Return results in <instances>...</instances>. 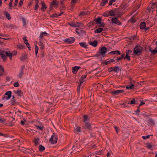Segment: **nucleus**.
<instances>
[{"mask_svg":"<svg viewBox=\"0 0 157 157\" xmlns=\"http://www.w3.org/2000/svg\"><path fill=\"white\" fill-rule=\"evenodd\" d=\"M108 1V0H102V2L100 3V6H105Z\"/></svg>","mask_w":157,"mask_h":157,"instance_id":"a878e982","label":"nucleus"},{"mask_svg":"<svg viewBox=\"0 0 157 157\" xmlns=\"http://www.w3.org/2000/svg\"><path fill=\"white\" fill-rule=\"evenodd\" d=\"M11 105H14L16 103V100L15 99H12L10 101Z\"/></svg>","mask_w":157,"mask_h":157,"instance_id":"72a5a7b5","label":"nucleus"},{"mask_svg":"<svg viewBox=\"0 0 157 157\" xmlns=\"http://www.w3.org/2000/svg\"><path fill=\"white\" fill-rule=\"evenodd\" d=\"M68 24L70 25L71 26V27H77L78 26L77 25H75V23H68Z\"/></svg>","mask_w":157,"mask_h":157,"instance_id":"09e8293b","label":"nucleus"},{"mask_svg":"<svg viewBox=\"0 0 157 157\" xmlns=\"http://www.w3.org/2000/svg\"><path fill=\"white\" fill-rule=\"evenodd\" d=\"M35 54L36 56L37 54V53H38L39 48L36 45L35 46Z\"/></svg>","mask_w":157,"mask_h":157,"instance_id":"4c0bfd02","label":"nucleus"},{"mask_svg":"<svg viewBox=\"0 0 157 157\" xmlns=\"http://www.w3.org/2000/svg\"><path fill=\"white\" fill-rule=\"evenodd\" d=\"M129 81H130V84L131 85H132V84H134L135 83V81L134 80H132L131 77H130L129 78Z\"/></svg>","mask_w":157,"mask_h":157,"instance_id":"a18cd8bd","label":"nucleus"},{"mask_svg":"<svg viewBox=\"0 0 157 157\" xmlns=\"http://www.w3.org/2000/svg\"><path fill=\"white\" fill-rule=\"evenodd\" d=\"M80 46L83 47L86 49L87 48L88 45L86 44L85 42H80L79 43Z\"/></svg>","mask_w":157,"mask_h":157,"instance_id":"2eb2a0df","label":"nucleus"},{"mask_svg":"<svg viewBox=\"0 0 157 157\" xmlns=\"http://www.w3.org/2000/svg\"><path fill=\"white\" fill-rule=\"evenodd\" d=\"M103 16L105 17H108L109 16V12H105L104 13Z\"/></svg>","mask_w":157,"mask_h":157,"instance_id":"de8ad7c7","label":"nucleus"},{"mask_svg":"<svg viewBox=\"0 0 157 157\" xmlns=\"http://www.w3.org/2000/svg\"><path fill=\"white\" fill-rule=\"evenodd\" d=\"M111 21L112 23H114L117 24H118L119 25H121V24L118 18L116 17L112 18Z\"/></svg>","mask_w":157,"mask_h":157,"instance_id":"423d86ee","label":"nucleus"},{"mask_svg":"<svg viewBox=\"0 0 157 157\" xmlns=\"http://www.w3.org/2000/svg\"><path fill=\"white\" fill-rule=\"evenodd\" d=\"M103 30V29L101 28H99L98 29H96L94 32L95 33H100Z\"/></svg>","mask_w":157,"mask_h":157,"instance_id":"c756f323","label":"nucleus"},{"mask_svg":"<svg viewBox=\"0 0 157 157\" xmlns=\"http://www.w3.org/2000/svg\"><path fill=\"white\" fill-rule=\"evenodd\" d=\"M43 35L42 34H41V33H40V40H42V39H43V38H44V36H43Z\"/></svg>","mask_w":157,"mask_h":157,"instance_id":"69168bd1","label":"nucleus"},{"mask_svg":"<svg viewBox=\"0 0 157 157\" xmlns=\"http://www.w3.org/2000/svg\"><path fill=\"white\" fill-rule=\"evenodd\" d=\"M26 45L27 47L29 49V50H31V47L30 46V44H29V43L28 42H27V44H25Z\"/></svg>","mask_w":157,"mask_h":157,"instance_id":"0e129e2a","label":"nucleus"},{"mask_svg":"<svg viewBox=\"0 0 157 157\" xmlns=\"http://www.w3.org/2000/svg\"><path fill=\"white\" fill-rule=\"evenodd\" d=\"M101 20L102 19L100 17H99L97 19H94V21L96 22V24H99L100 23H101Z\"/></svg>","mask_w":157,"mask_h":157,"instance_id":"bb28decb","label":"nucleus"},{"mask_svg":"<svg viewBox=\"0 0 157 157\" xmlns=\"http://www.w3.org/2000/svg\"><path fill=\"white\" fill-rule=\"evenodd\" d=\"M76 32L79 35H81L83 33H85V32L81 28H77L75 30Z\"/></svg>","mask_w":157,"mask_h":157,"instance_id":"0eeeda50","label":"nucleus"},{"mask_svg":"<svg viewBox=\"0 0 157 157\" xmlns=\"http://www.w3.org/2000/svg\"><path fill=\"white\" fill-rule=\"evenodd\" d=\"M85 128L88 130L90 129L91 128V124L89 123H86L85 124Z\"/></svg>","mask_w":157,"mask_h":157,"instance_id":"6ab92c4d","label":"nucleus"},{"mask_svg":"<svg viewBox=\"0 0 157 157\" xmlns=\"http://www.w3.org/2000/svg\"><path fill=\"white\" fill-rule=\"evenodd\" d=\"M136 37V36L135 35H134V36H131V38H130V39L131 40V39H133V40H135V38Z\"/></svg>","mask_w":157,"mask_h":157,"instance_id":"774afa93","label":"nucleus"},{"mask_svg":"<svg viewBox=\"0 0 157 157\" xmlns=\"http://www.w3.org/2000/svg\"><path fill=\"white\" fill-rule=\"evenodd\" d=\"M87 12L85 11H82L79 14V16H84L85 15L87 14Z\"/></svg>","mask_w":157,"mask_h":157,"instance_id":"ea45409f","label":"nucleus"},{"mask_svg":"<svg viewBox=\"0 0 157 157\" xmlns=\"http://www.w3.org/2000/svg\"><path fill=\"white\" fill-rule=\"evenodd\" d=\"M77 1L76 0H72L71 2V4L72 5H75V4L77 3Z\"/></svg>","mask_w":157,"mask_h":157,"instance_id":"864d4df0","label":"nucleus"},{"mask_svg":"<svg viewBox=\"0 0 157 157\" xmlns=\"http://www.w3.org/2000/svg\"><path fill=\"white\" fill-rule=\"evenodd\" d=\"M58 137L57 135H56L54 133H53L51 138L49 140V141L52 144H54L56 143L57 141Z\"/></svg>","mask_w":157,"mask_h":157,"instance_id":"20e7f679","label":"nucleus"},{"mask_svg":"<svg viewBox=\"0 0 157 157\" xmlns=\"http://www.w3.org/2000/svg\"><path fill=\"white\" fill-rule=\"evenodd\" d=\"M36 126L37 128L39 129L40 130H42L43 129V128L41 126H40L38 125H36Z\"/></svg>","mask_w":157,"mask_h":157,"instance_id":"338daca9","label":"nucleus"},{"mask_svg":"<svg viewBox=\"0 0 157 157\" xmlns=\"http://www.w3.org/2000/svg\"><path fill=\"white\" fill-rule=\"evenodd\" d=\"M75 25H76L78 26L77 27H79V26H82V24L81 23L77 22L76 23H75Z\"/></svg>","mask_w":157,"mask_h":157,"instance_id":"13d9d810","label":"nucleus"},{"mask_svg":"<svg viewBox=\"0 0 157 157\" xmlns=\"http://www.w3.org/2000/svg\"><path fill=\"white\" fill-rule=\"evenodd\" d=\"M146 145V147L149 149L152 150V147H153V145L152 143H147L145 144Z\"/></svg>","mask_w":157,"mask_h":157,"instance_id":"f8f14e48","label":"nucleus"},{"mask_svg":"<svg viewBox=\"0 0 157 157\" xmlns=\"http://www.w3.org/2000/svg\"><path fill=\"white\" fill-rule=\"evenodd\" d=\"M86 76L87 75H84L81 76L79 80L80 82V84H82L83 82H84L83 80L86 78Z\"/></svg>","mask_w":157,"mask_h":157,"instance_id":"b1692460","label":"nucleus"},{"mask_svg":"<svg viewBox=\"0 0 157 157\" xmlns=\"http://www.w3.org/2000/svg\"><path fill=\"white\" fill-rule=\"evenodd\" d=\"M39 140V138L35 139L34 141V142L35 144V145H37L38 144V141Z\"/></svg>","mask_w":157,"mask_h":157,"instance_id":"58836bf2","label":"nucleus"},{"mask_svg":"<svg viewBox=\"0 0 157 157\" xmlns=\"http://www.w3.org/2000/svg\"><path fill=\"white\" fill-rule=\"evenodd\" d=\"M75 40L74 37H71L69 38L66 39L64 41L68 44H71L75 42Z\"/></svg>","mask_w":157,"mask_h":157,"instance_id":"39448f33","label":"nucleus"},{"mask_svg":"<svg viewBox=\"0 0 157 157\" xmlns=\"http://www.w3.org/2000/svg\"><path fill=\"white\" fill-rule=\"evenodd\" d=\"M12 92L11 91H10L7 92L5 94V95H8V97L6 98L7 100H8L10 98L11 96Z\"/></svg>","mask_w":157,"mask_h":157,"instance_id":"4468645a","label":"nucleus"},{"mask_svg":"<svg viewBox=\"0 0 157 157\" xmlns=\"http://www.w3.org/2000/svg\"><path fill=\"white\" fill-rule=\"evenodd\" d=\"M75 132H80L81 131V128L80 127H77L75 129Z\"/></svg>","mask_w":157,"mask_h":157,"instance_id":"49530a36","label":"nucleus"},{"mask_svg":"<svg viewBox=\"0 0 157 157\" xmlns=\"http://www.w3.org/2000/svg\"><path fill=\"white\" fill-rule=\"evenodd\" d=\"M13 86L15 87H18L19 86V84L18 82H15L13 84Z\"/></svg>","mask_w":157,"mask_h":157,"instance_id":"5fc2aeb1","label":"nucleus"},{"mask_svg":"<svg viewBox=\"0 0 157 157\" xmlns=\"http://www.w3.org/2000/svg\"><path fill=\"white\" fill-rule=\"evenodd\" d=\"M5 53L6 54V56H8V57H10V56H12V55H13V54L12 53H8V52H5Z\"/></svg>","mask_w":157,"mask_h":157,"instance_id":"c03bdc74","label":"nucleus"},{"mask_svg":"<svg viewBox=\"0 0 157 157\" xmlns=\"http://www.w3.org/2000/svg\"><path fill=\"white\" fill-rule=\"evenodd\" d=\"M17 47L18 48H19L20 49H22L24 48L25 47V46L24 45H17Z\"/></svg>","mask_w":157,"mask_h":157,"instance_id":"a19ab883","label":"nucleus"},{"mask_svg":"<svg viewBox=\"0 0 157 157\" xmlns=\"http://www.w3.org/2000/svg\"><path fill=\"white\" fill-rule=\"evenodd\" d=\"M150 135H147L146 136H142V138L143 139H148L150 137Z\"/></svg>","mask_w":157,"mask_h":157,"instance_id":"bf43d9fd","label":"nucleus"},{"mask_svg":"<svg viewBox=\"0 0 157 157\" xmlns=\"http://www.w3.org/2000/svg\"><path fill=\"white\" fill-rule=\"evenodd\" d=\"M80 66H75L72 68V72L74 74H76L79 69L80 68Z\"/></svg>","mask_w":157,"mask_h":157,"instance_id":"9d476101","label":"nucleus"},{"mask_svg":"<svg viewBox=\"0 0 157 157\" xmlns=\"http://www.w3.org/2000/svg\"><path fill=\"white\" fill-rule=\"evenodd\" d=\"M135 98H133L130 102V103H128V104H136L135 103Z\"/></svg>","mask_w":157,"mask_h":157,"instance_id":"8fccbe9b","label":"nucleus"},{"mask_svg":"<svg viewBox=\"0 0 157 157\" xmlns=\"http://www.w3.org/2000/svg\"><path fill=\"white\" fill-rule=\"evenodd\" d=\"M108 12L109 13V16L115 17L114 10H111Z\"/></svg>","mask_w":157,"mask_h":157,"instance_id":"2f4dec72","label":"nucleus"},{"mask_svg":"<svg viewBox=\"0 0 157 157\" xmlns=\"http://www.w3.org/2000/svg\"><path fill=\"white\" fill-rule=\"evenodd\" d=\"M143 48L139 44H137L134 48L133 53L136 55H140L142 52Z\"/></svg>","mask_w":157,"mask_h":157,"instance_id":"f03ea898","label":"nucleus"},{"mask_svg":"<svg viewBox=\"0 0 157 157\" xmlns=\"http://www.w3.org/2000/svg\"><path fill=\"white\" fill-rule=\"evenodd\" d=\"M25 68V66L23 65L21 67V71L20 73H19L18 75V76L20 78H21L22 77V75L24 74L23 71Z\"/></svg>","mask_w":157,"mask_h":157,"instance_id":"9b49d317","label":"nucleus"},{"mask_svg":"<svg viewBox=\"0 0 157 157\" xmlns=\"http://www.w3.org/2000/svg\"><path fill=\"white\" fill-rule=\"evenodd\" d=\"M110 69H111L110 71V72L114 71L115 72H117L119 70V67L118 66H115L114 67H110L108 69L109 70Z\"/></svg>","mask_w":157,"mask_h":157,"instance_id":"6e6552de","label":"nucleus"},{"mask_svg":"<svg viewBox=\"0 0 157 157\" xmlns=\"http://www.w3.org/2000/svg\"><path fill=\"white\" fill-rule=\"evenodd\" d=\"M0 76H2L4 72V68L1 65H0Z\"/></svg>","mask_w":157,"mask_h":157,"instance_id":"cd10ccee","label":"nucleus"},{"mask_svg":"<svg viewBox=\"0 0 157 157\" xmlns=\"http://www.w3.org/2000/svg\"><path fill=\"white\" fill-rule=\"evenodd\" d=\"M116 0H110L109 2V6H111L113 2H115Z\"/></svg>","mask_w":157,"mask_h":157,"instance_id":"603ef678","label":"nucleus"},{"mask_svg":"<svg viewBox=\"0 0 157 157\" xmlns=\"http://www.w3.org/2000/svg\"><path fill=\"white\" fill-rule=\"evenodd\" d=\"M41 5L42 7L41 8V10L43 11H44L47 8L46 6L44 3V2H41Z\"/></svg>","mask_w":157,"mask_h":157,"instance_id":"dca6fc26","label":"nucleus"},{"mask_svg":"<svg viewBox=\"0 0 157 157\" xmlns=\"http://www.w3.org/2000/svg\"><path fill=\"white\" fill-rule=\"evenodd\" d=\"M99 24H100L99 27H104L105 25L104 23L101 22V23H100Z\"/></svg>","mask_w":157,"mask_h":157,"instance_id":"052dcab7","label":"nucleus"},{"mask_svg":"<svg viewBox=\"0 0 157 157\" xmlns=\"http://www.w3.org/2000/svg\"><path fill=\"white\" fill-rule=\"evenodd\" d=\"M148 123H150V124H151L153 125H155V121L153 120L152 119L150 118L148 120Z\"/></svg>","mask_w":157,"mask_h":157,"instance_id":"473e14b6","label":"nucleus"},{"mask_svg":"<svg viewBox=\"0 0 157 157\" xmlns=\"http://www.w3.org/2000/svg\"><path fill=\"white\" fill-rule=\"evenodd\" d=\"M23 39L24 42L25 43V44H27V42H28V40L26 38V37L25 36V37H24L23 38Z\"/></svg>","mask_w":157,"mask_h":157,"instance_id":"4d7b16f0","label":"nucleus"},{"mask_svg":"<svg viewBox=\"0 0 157 157\" xmlns=\"http://www.w3.org/2000/svg\"><path fill=\"white\" fill-rule=\"evenodd\" d=\"M100 51L95 55V56L98 57L101 56L102 57L105 56V54L107 51V48L105 47H102L99 49Z\"/></svg>","mask_w":157,"mask_h":157,"instance_id":"f257e3e1","label":"nucleus"},{"mask_svg":"<svg viewBox=\"0 0 157 157\" xmlns=\"http://www.w3.org/2000/svg\"><path fill=\"white\" fill-rule=\"evenodd\" d=\"M88 119V116L86 115H85L83 117V121L85 122H86Z\"/></svg>","mask_w":157,"mask_h":157,"instance_id":"37998d69","label":"nucleus"},{"mask_svg":"<svg viewBox=\"0 0 157 157\" xmlns=\"http://www.w3.org/2000/svg\"><path fill=\"white\" fill-rule=\"evenodd\" d=\"M115 62V60L113 59H111L107 61H105L103 64L105 65H107L108 64L111 63V62Z\"/></svg>","mask_w":157,"mask_h":157,"instance_id":"aec40b11","label":"nucleus"},{"mask_svg":"<svg viewBox=\"0 0 157 157\" xmlns=\"http://www.w3.org/2000/svg\"><path fill=\"white\" fill-rule=\"evenodd\" d=\"M27 55L25 54L24 55L22 54V56L20 57V59L22 61H24L27 58Z\"/></svg>","mask_w":157,"mask_h":157,"instance_id":"412c9836","label":"nucleus"},{"mask_svg":"<svg viewBox=\"0 0 157 157\" xmlns=\"http://www.w3.org/2000/svg\"><path fill=\"white\" fill-rule=\"evenodd\" d=\"M125 56V55L123 53L122 54L121 56L120 57H114V58H117V59H116V60L117 61H118L119 60H121V59H124V57Z\"/></svg>","mask_w":157,"mask_h":157,"instance_id":"4be33fe9","label":"nucleus"},{"mask_svg":"<svg viewBox=\"0 0 157 157\" xmlns=\"http://www.w3.org/2000/svg\"><path fill=\"white\" fill-rule=\"evenodd\" d=\"M134 85L132 84L131 86L128 85L127 86L126 88L127 89H131L134 88Z\"/></svg>","mask_w":157,"mask_h":157,"instance_id":"f704fd0d","label":"nucleus"},{"mask_svg":"<svg viewBox=\"0 0 157 157\" xmlns=\"http://www.w3.org/2000/svg\"><path fill=\"white\" fill-rule=\"evenodd\" d=\"M4 13L6 18L9 20L11 19V17L10 14L7 12H4Z\"/></svg>","mask_w":157,"mask_h":157,"instance_id":"5701e85b","label":"nucleus"},{"mask_svg":"<svg viewBox=\"0 0 157 157\" xmlns=\"http://www.w3.org/2000/svg\"><path fill=\"white\" fill-rule=\"evenodd\" d=\"M44 149H45V147H44L41 145H40L39 149V150L41 152H42L44 150Z\"/></svg>","mask_w":157,"mask_h":157,"instance_id":"c9c22d12","label":"nucleus"},{"mask_svg":"<svg viewBox=\"0 0 157 157\" xmlns=\"http://www.w3.org/2000/svg\"><path fill=\"white\" fill-rule=\"evenodd\" d=\"M16 93L20 97L23 94V93L22 91L21 90H17Z\"/></svg>","mask_w":157,"mask_h":157,"instance_id":"7c9ffc66","label":"nucleus"},{"mask_svg":"<svg viewBox=\"0 0 157 157\" xmlns=\"http://www.w3.org/2000/svg\"><path fill=\"white\" fill-rule=\"evenodd\" d=\"M38 1L37 0H36V5L34 7V10H36L38 9Z\"/></svg>","mask_w":157,"mask_h":157,"instance_id":"e433bc0d","label":"nucleus"},{"mask_svg":"<svg viewBox=\"0 0 157 157\" xmlns=\"http://www.w3.org/2000/svg\"><path fill=\"white\" fill-rule=\"evenodd\" d=\"M98 41L97 40H95L93 42L90 43V44L94 47H96L98 44Z\"/></svg>","mask_w":157,"mask_h":157,"instance_id":"f3484780","label":"nucleus"},{"mask_svg":"<svg viewBox=\"0 0 157 157\" xmlns=\"http://www.w3.org/2000/svg\"><path fill=\"white\" fill-rule=\"evenodd\" d=\"M39 45L40 46V48L41 50H43L44 48V45L42 43V41H40Z\"/></svg>","mask_w":157,"mask_h":157,"instance_id":"c85d7f7f","label":"nucleus"},{"mask_svg":"<svg viewBox=\"0 0 157 157\" xmlns=\"http://www.w3.org/2000/svg\"><path fill=\"white\" fill-rule=\"evenodd\" d=\"M115 17L116 16L117 17L119 18L121 17L123 14L122 12V9L120 8H116L114 9Z\"/></svg>","mask_w":157,"mask_h":157,"instance_id":"7ed1b4c3","label":"nucleus"},{"mask_svg":"<svg viewBox=\"0 0 157 157\" xmlns=\"http://www.w3.org/2000/svg\"><path fill=\"white\" fill-rule=\"evenodd\" d=\"M6 121V120L5 119L3 118H1L0 117V122L2 123H4Z\"/></svg>","mask_w":157,"mask_h":157,"instance_id":"3c124183","label":"nucleus"},{"mask_svg":"<svg viewBox=\"0 0 157 157\" xmlns=\"http://www.w3.org/2000/svg\"><path fill=\"white\" fill-rule=\"evenodd\" d=\"M58 16H59L56 13L50 16V17L52 18H54L55 17H57Z\"/></svg>","mask_w":157,"mask_h":157,"instance_id":"6e6d98bb","label":"nucleus"},{"mask_svg":"<svg viewBox=\"0 0 157 157\" xmlns=\"http://www.w3.org/2000/svg\"><path fill=\"white\" fill-rule=\"evenodd\" d=\"M124 59H127L129 61L131 60L130 56L129 55H126L125 57H124Z\"/></svg>","mask_w":157,"mask_h":157,"instance_id":"79ce46f5","label":"nucleus"},{"mask_svg":"<svg viewBox=\"0 0 157 157\" xmlns=\"http://www.w3.org/2000/svg\"><path fill=\"white\" fill-rule=\"evenodd\" d=\"M124 92V90H114L111 92V93L113 95H117L118 94L123 93Z\"/></svg>","mask_w":157,"mask_h":157,"instance_id":"1a4fd4ad","label":"nucleus"},{"mask_svg":"<svg viewBox=\"0 0 157 157\" xmlns=\"http://www.w3.org/2000/svg\"><path fill=\"white\" fill-rule=\"evenodd\" d=\"M121 52L119 50H116L114 51H112L109 52V54H112L113 55H116L118 54L119 55L121 54Z\"/></svg>","mask_w":157,"mask_h":157,"instance_id":"393cba45","label":"nucleus"},{"mask_svg":"<svg viewBox=\"0 0 157 157\" xmlns=\"http://www.w3.org/2000/svg\"><path fill=\"white\" fill-rule=\"evenodd\" d=\"M149 50L150 52H151V55H155V53H154L152 52L153 50H152L150 46H149Z\"/></svg>","mask_w":157,"mask_h":157,"instance_id":"e2e57ef3","label":"nucleus"},{"mask_svg":"<svg viewBox=\"0 0 157 157\" xmlns=\"http://www.w3.org/2000/svg\"><path fill=\"white\" fill-rule=\"evenodd\" d=\"M140 28L141 29H144L146 27V23L144 22H141L140 25Z\"/></svg>","mask_w":157,"mask_h":157,"instance_id":"ddd939ff","label":"nucleus"},{"mask_svg":"<svg viewBox=\"0 0 157 157\" xmlns=\"http://www.w3.org/2000/svg\"><path fill=\"white\" fill-rule=\"evenodd\" d=\"M50 4L52 6H54V7L57 8L58 7V2H56V0H54L51 2Z\"/></svg>","mask_w":157,"mask_h":157,"instance_id":"a211bd4d","label":"nucleus"},{"mask_svg":"<svg viewBox=\"0 0 157 157\" xmlns=\"http://www.w3.org/2000/svg\"><path fill=\"white\" fill-rule=\"evenodd\" d=\"M22 20L23 21V23L24 25H25L26 24L25 19L24 17L22 18Z\"/></svg>","mask_w":157,"mask_h":157,"instance_id":"680f3d73","label":"nucleus"}]
</instances>
